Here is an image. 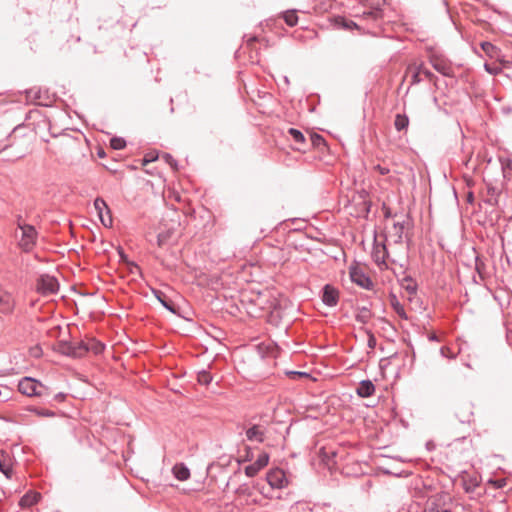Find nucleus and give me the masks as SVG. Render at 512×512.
<instances>
[{
	"instance_id": "obj_40",
	"label": "nucleus",
	"mask_w": 512,
	"mask_h": 512,
	"mask_svg": "<svg viewBox=\"0 0 512 512\" xmlns=\"http://www.w3.org/2000/svg\"><path fill=\"white\" fill-rule=\"evenodd\" d=\"M65 398H66V394H64L62 392L57 393L54 396V400L57 401V402H62V401H64Z\"/></svg>"
},
{
	"instance_id": "obj_34",
	"label": "nucleus",
	"mask_w": 512,
	"mask_h": 512,
	"mask_svg": "<svg viewBox=\"0 0 512 512\" xmlns=\"http://www.w3.org/2000/svg\"><path fill=\"white\" fill-rule=\"evenodd\" d=\"M158 159V154L154 152L147 153L143 158V165H147Z\"/></svg>"
},
{
	"instance_id": "obj_29",
	"label": "nucleus",
	"mask_w": 512,
	"mask_h": 512,
	"mask_svg": "<svg viewBox=\"0 0 512 512\" xmlns=\"http://www.w3.org/2000/svg\"><path fill=\"white\" fill-rule=\"evenodd\" d=\"M481 48L490 57L497 55V48L490 42H482Z\"/></svg>"
},
{
	"instance_id": "obj_21",
	"label": "nucleus",
	"mask_w": 512,
	"mask_h": 512,
	"mask_svg": "<svg viewBox=\"0 0 512 512\" xmlns=\"http://www.w3.org/2000/svg\"><path fill=\"white\" fill-rule=\"evenodd\" d=\"M0 471L9 479L12 476V468L10 465V457L4 452L0 451Z\"/></svg>"
},
{
	"instance_id": "obj_47",
	"label": "nucleus",
	"mask_w": 512,
	"mask_h": 512,
	"mask_svg": "<svg viewBox=\"0 0 512 512\" xmlns=\"http://www.w3.org/2000/svg\"><path fill=\"white\" fill-rule=\"evenodd\" d=\"M379 368H380L381 371L383 370L382 360H380V362H379Z\"/></svg>"
},
{
	"instance_id": "obj_23",
	"label": "nucleus",
	"mask_w": 512,
	"mask_h": 512,
	"mask_svg": "<svg viewBox=\"0 0 512 512\" xmlns=\"http://www.w3.org/2000/svg\"><path fill=\"white\" fill-rule=\"evenodd\" d=\"M84 347L87 348V352H93L94 354H100L104 350V344L94 338L84 341Z\"/></svg>"
},
{
	"instance_id": "obj_31",
	"label": "nucleus",
	"mask_w": 512,
	"mask_h": 512,
	"mask_svg": "<svg viewBox=\"0 0 512 512\" xmlns=\"http://www.w3.org/2000/svg\"><path fill=\"white\" fill-rule=\"evenodd\" d=\"M390 303H391L392 307L394 308V310L397 312V314H399L400 316L404 315L403 307L399 304L396 296L393 294L390 295Z\"/></svg>"
},
{
	"instance_id": "obj_38",
	"label": "nucleus",
	"mask_w": 512,
	"mask_h": 512,
	"mask_svg": "<svg viewBox=\"0 0 512 512\" xmlns=\"http://www.w3.org/2000/svg\"><path fill=\"white\" fill-rule=\"evenodd\" d=\"M127 263H128V265L130 266V268H129V269H130V272H131L132 274L140 273V267H139L136 263H134V262H128V261H127Z\"/></svg>"
},
{
	"instance_id": "obj_18",
	"label": "nucleus",
	"mask_w": 512,
	"mask_h": 512,
	"mask_svg": "<svg viewBox=\"0 0 512 512\" xmlns=\"http://www.w3.org/2000/svg\"><path fill=\"white\" fill-rule=\"evenodd\" d=\"M172 473L179 481H186L190 478V470L184 463L175 464Z\"/></svg>"
},
{
	"instance_id": "obj_19",
	"label": "nucleus",
	"mask_w": 512,
	"mask_h": 512,
	"mask_svg": "<svg viewBox=\"0 0 512 512\" xmlns=\"http://www.w3.org/2000/svg\"><path fill=\"white\" fill-rule=\"evenodd\" d=\"M152 292L164 308H166L168 311L174 314L176 313L175 304L172 301L168 300L166 295L162 291L153 289Z\"/></svg>"
},
{
	"instance_id": "obj_49",
	"label": "nucleus",
	"mask_w": 512,
	"mask_h": 512,
	"mask_svg": "<svg viewBox=\"0 0 512 512\" xmlns=\"http://www.w3.org/2000/svg\"><path fill=\"white\" fill-rule=\"evenodd\" d=\"M251 460L250 455H247L245 461Z\"/></svg>"
},
{
	"instance_id": "obj_7",
	"label": "nucleus",
	"mask_w": 512,
	"mask_h": 512,
	"mask_svg": "<svg viewBox=\"0 0 512 512\" xmlns=\"http://www.w3.org/2000/svg\"><path fill=\"white\" fill-rule=\"evenodd\" d=\"M94 208L97 211V215L101 221V223L105 227H112L113 225V218L111 215V211L107 205V203L104 201V199L97 197L94 200Z\"/></svg>"
},
{
	"instance_id": "obj_35",
	"label": "nucleus",
	"mask_w": 512,
	"mask_h": 512,
	"mask_svg": "<svg viewBox=\"0 0 512 512\" xmlns=\"http://www.w3.org/2000/svg\"><path fill=\"white\" fill-rule=\"evenodd\" d=\"M34 412L39 416L52 417L54 412L47 409H34Z\"/></svg>"
},
{
	"instance_id": "obj_22",
	"label": "nucleus",
	"mask_w": 512,
	"mask_h": 512,
	"mask_svg": "<svg viewBox=\"0 0 512 512\" xmlns=\"http://www.w3.org/2000/svg\"><path fill=\"white\" fill-rule=\"evenodd\" d=\"M40 494L35 492H28L23 495L19 501L21 507H30L39 501Z\"/></svg>"
},
{
	"instance_id": "obj_41",
	"label": "nucleus",
	"mask_w": 512,
	"mask_h": 512,
	"mask_svg": "<svg viewBox=\"0 0 512 512\" xmlns=\"http://www.w3.org/2000/svg\"><path fill=\"white\" fill-rule=\"evenodd\" d=\"M343 25H344V27H346L348 29L353 28V27L358 28V25L355 22L351 21V20L350 21H346L345 20Z\"/></svg>"
},
{
	"instance_id": "obj_45",
	"label": "nucleus",
	"mask_w": 512,
	"mask_h": 512,
	"mask_svg": "<svg viewBox=\"0 0 512 512\" xmlns=\"http://www.w3.org/2000/svg\"><path fill=\"white\" fill-rule=\"evenodd\" d=\"M472 200H473V196H472V194H469V195H468V201H469V202H472Z\"/></svg>"
},
{
	"instance_id": "obj_32",
	"label": "nucleus",
	"mask_w": 512,
	"mask_h": 512,
	"mask_svg": "<svg viewBox=\"0 0 512 512\" xmlns=\"http://www.w3.org/2000/svg\"><path fill=\"white\" fill-rule=\"evenodd\" d=\"M402 286L407 290L409 294H413L416 290V284L412 279L404 278Z\"/></svg>"
},
{
	"instance_id": "obj_16",
	"label": "nucleus",
	"mask_w": 512,
	"mask_h": 512,
	"mask_svg": "<svg viewBox=\"0 0 512 512\" xmlns=\"http://www.w3.org/2000/svg\"><path fill=\"white\" fill-rule=\"evenodd\" d=\"M59 151H52L54 154L61 153V154H72L76 150H78V143L70 138V137H63L60 139L58 143Z\"/></svg>"
},
{
	"instance_id": "obj_46",
	"label": "nucleus",
	"mask_w": 512,
	"mask_h": 512,
	"mask_svg": "<svg viewBox=\"0 0 512 512\" xmlns=\"http://www.w3.org/2000/svg\"><path fill=\"white\" fill-rule=\"evenodd\" d=\"M284 81H285L286 84H289V79H288L287 76H284Z\"/></svg>"
},
{
	"instance_id": "obj_11",
	"label": "nucleus",
	"mask_w": 512,
	"mask_h": 512,
	"mask_svg": "<svg viewBox=\"0 0 512 512\" xmlns=\"http://www.w3.org/2000/svg\"><path fill=\"white\" fill-rule=\"evenodd\" d=\"M350 278L352 282L359 285L364 289H371L373 286L372 280L365 274L360 267L352 266L350 268Z\"/></svg>"
},
{
	"instance_id": "obj_50",
	"label": "nucleus",
	"mask_w": 512,
	"mask_h": 512,
	"mask_svg": "<svg viewBox=\"0 0 512 512\" xmlns=\"http://www.w3.org/2000/svg\"><path fill=\"white\" fill-rule=\"evenodd\" d=\"M121 259H123V260L127 261V260H126V258H125V256H124L123 254H121Z\"/></svg>"
},
{
	"instance_id": "obj_48",
	"label": "nucleus",
	"mask_w": 512,
	"mask_h": 512,
	"mask_svg": "<svg viewBox=\"0 0 512 512\" xmlns=\"http://www.w3.org/2000/svg\"><path fill=\"white\" fill-rule=\"evenodd\" d=\"M379 170H380V173L381 174H384V169H382L380 166H378Z\"/></svg>"
},
{
	"instance_id": "obj_1",
	"label": "nucleus",
	"mask_w": 512,
	"mask_h": 512,
	"mask_svg": "<svg viewBox=\"0 0 512 512\" xmlns=\"http://www.w3.org/2000/svg\"><path fill=\"white\" fill-rule=\"evenodd\" d=\"M21 394L29 397L47 398L50 396L49 388L31 377H23L18 383Z\"/></svg>"
},
{
	"instance_id": "obj_30",
	"label": "nucleus",
	"mask_w": 512,
	"mask_h": 512,
	"mask_svg": "<svg viewBox=\"0 0 512 512\" xmlns=\"http://www.w3.org/2000/svg\"><path fill=\"white\" fill-rule=\"evenodd\" d=\"M110 146L115 150H121L126 146V141L121 137H113L110 140Z\"/></svg>"
},
{
	"instance_id": "obj_2",
	"label": "nucleus",
	"mask_w": 512,
	"mask_h": 512,
	"mask_svg": "<svg viewBox=\"0 0 512 512\" xmlns=\"http://www.w3.org/2000/svg\"><path fill=\"white\" fill-rule=\"evenodd\" d=\"M36 289L38 293L44 296L52 295L57 293L59 283L54 276L43 274L37 279Z\"/></svg>"
},
{
	"instance_id": "obj_8",
	"label": "nucleus",
	"mask_w": 512,
	"mask_h": 512,
	"mask_svg": "<svg viewBox=\"0 0 512 512\" xmlns=\"http://www.w3.org/2000/svg\"><path fill=\"white\" fill-rule=\"evenodd\" d=\"M430 63L439 73L444 76H454V68L450 61L442 55L432 54L430 57Z\"/></svg>"
},
{
	"instance_id": "obj_44",
	"label": "nucleus",
	"mask_w": 512,
	"mask_h": 512,
	"mask_svg": "<svg viewBox=\"0 0 512 512\" xmlns=\"http://www.w3.org/2000/svg\"><path fill=\"white\" fill-rule=\"evenodd\" d=\"M316 141H323V138L320 135L315 136V142Z\"/></svg>"
},
{
	"instance_id": "obj_10",
	"label": "nucleus",
	"mask_w": 512,
	"mask_h": 512,
	"mask_svg": "<svg viewBox=\"0 0 512 512\" xmlns=\"http://www.w3.org/2000/svg\"><path fill=\"white\" fill-rule=\"evenodd\" d=\"M267 427L264 424H252L246 431V439L251 442L263 443L266 438Z\"/></svg>"
},
{
	"instance_id": "obj_4",
	"label": "nucleus",
	"mask_w": 512,
	"mask_h": 512,
	"mask_svg": "<svg viewBox=\"0 0 512 512\" xmlns=\"http://www.w3.org/2000/svg\"><path fill=\"white\" fill-rule=\"evenodd\" d=\"M21 238L19 240L20 247L25 251H30L36 242L37 232L31 225H20Z\"/></svg>"
},
{
	"instance_id": "obj_42",
	"label": "nucleus",
	"mask_w": 512,
	"mask_h": 512,
	"mask_svg": "<svg viewBox=\"0 0 512 512\" xmlns=\"http://www.w3.org/2000/svg\"><path fill=\"white\" fill-rule=\"evenodd\" d=\"M485 69L490 73V74H497L499 69H495V68H491L489 65H485Z\"/></svg>"
},
{
	"instance_id": "obj_37",
	"label": "nucleus",
	"mask_w": 512,
	"mask_h": 512,
	"mask_svg": "<svg viewBox=\"0 0 512 512\" xmlns=\"http://www.w3.org/2000/svg\"><path fill=\"white\" fill-rule=\"evenodd\" d=\"M287 375L292 377H309V374L307 372H301V371H289L287 372Z\"/></svg>"
},
{
	"instance_id": "obj_36",
	"label": "nucleus",
	"mask_w": 512,
	"mask_h": 512,
	"mask_svg": "<svg viewBox=\"0 0 512 512\" xmlns=\"http://www.w3.org/2000/svg\"><path fill=\"white\" fill-rule=\"evenodd\" d=\"M164 160L173 168H176L177 166V162L175 161V159L170 155V154H165L164 155Z\"/></svg>"
},
{
	"instance_id": "obj_25",
	"label": "nucleus",
	"mask_w": 512,
	"mask_h": 512,
	"mask_svg": "<svg viewBox=\"0 0 512 512\" xmlns=\"http://www.w3.org/2000/svg\"><path fill=\"white\" fill-rule=\"evenodd\" d=\"M283 18H284V21L286 22V24L291 27L295 26L298 22V16H297L295 10L284 12Z\"/></svg>"
},
{
	"instance_id": "obj_5",
	"label": "nucleus",
	"mask_w": 512,
	"mask_h": 512,
	"mask_svg": "<svg viewBox=\"0 0 512 512\" xmlns=\"http://www.w3.org/2000/svg\"><path fill=\"white\" fill-rule=\"evenodd\" d=\"M59 348L62 354L74 358H81L87 353V348L84 347V341L61 342Z\"/></svg>"
},
{
	"instance_id": "obj_20",
	"label": "nucleus",
	"mask_w": 512,
	"mask_h": 512,
	"mask_svg": "<svg viewBox=\"0 0 512 512\" xmlns=\"http://www.w3.org/2000/svg\"><path fill=\"white\" fill-rule=\"evenodd\" d=\"M375 391V386L370 380H363L357 387V394L360 397H369Z\"/></svg>"
},
{
	"instance_id": "obj_43",
	"label": "nucleus",
	"mask_w": 512,
	"mask_h": 512,
	"mask_svg": "<svg viewBox=\"0 0 512 512\" xmlns=\"http://www.w3.org/2000/svg\"><path fill=\"white\" fill-rule=\"evenodd\" d=\"M364 486L370 488L372 486V481L370 479H367Z\"/></svg>"
},
{
	"instance_id": "obj_27",
	"label": "nucleus",
	"mask_w": 512,
	"mask_h": 512,
	"mask_svg": "<svg viewBox=\"0 0 512 512\" xmlns=\"http://www.w3.org/2000/svg\"><path fill=\"white\" fill-rule=\"evenodd\" d=\"M197 380L198 382L201 384V385H209L212 380H213V377L212 375L206 371V370H201L198 372L197 374Z\"/></svg>"
},
{
	"instance_id": "obj_9",
	"label": "nucleus",
	"mask_w": 512,
	"mask_h": 512,
	"mask_svg": "<svg viewBox=\"0 0 512 512\" xmlns=\"http://www.w3.org/2000/svg\"><path fill=\"white\" fill-rule=\"evenodd\" d=\"M266 480L273 489H282L288 484L286 475L280 468L271 469L266 475Z\"/></svg>"
},
{
	"instance_id": "obj_14",
	"label": "nucleus",
	"mask_w": 512,
	"mask_h": 512,
	"mask_svg": "<svg viewBox=\"0 0 512 512\" xmlns=\"http://www.w3.org/2000/svg\"><path fill=\"white\" fill-rule=\"evenodd\" d=\"M15 307V301L11 293L5 291L0 286V312L3 314H10Z\"/></svg>"
},
{
	"instance_id": "obj_3",
	"label": "nucleus",
	"mask_w": 512,
	"mask_h": 512,
	"mask_svg": "<svg viewBox=\"0 0 512 512\" xmlns=\"http://www.w3.org/2000/svg\"><path fill=\"white\" fill-rule=\"evenodd\" d=\"M366 2H367V5L370 6V9L368 11H365L363 13V15L367 21H371V22L375 23V26L379 29V32H381L383 30V24H384V20H383L384 14H383L382 8L380 7L381 3H380V1H378L375 4L374 0H366Z\"/></svg>"
},
{
	"instance_id": "obj_13",
	"label": "nucleus",
	"mask_w": 512,
	"mask_h": 512,
	"mask_svg": "<svg viewBox=\"0 0 512 512\" xmlns=\"http://www.w3.org/2000/svg\"><path fill=\"white\" fill-rule=\"evenodd\" d=\"M269 462V455L267 453H261L257 460L245 467V474L248 477H254L258 472L266 467Z\"/></svg>"
},
{
	"instance_id": "obj_33",
	"label": "nucleus",
	"mask_w": 512,
	"mask_h": 512,
	"mask_svg": "<svg viewBox=\"0 0 512 512\" xmlns=\"http://www.w3.org/2000/svg\"><path fill=\"white\" fill-rule=\"evenodd\" d=\"M488 484L491 485L493 488L499 489L506 486V480L505 479H498V480H489Z\"/></svg>"
},
{
	"instance_id": "obj_6",
	"label": "nucleus",
	"mask_w": 512,
	"mask_h": 512,
	"mask_svg": "<svg viewBox=\"0 0 512 512\" xmlns=\"http://www.w3.org/2000/svg\"><path fill=\"white\" fill-rule=\"evenodd\" d=\"M406 75L411 77L412 84H416L422 81V75L430 78L432 74L424 67L423 62L414 61L407 67Z\"/></svg>"
},
{
	"instance_id": "obj_28",
	"label": "nucleus",
	"mask_w": 512,
	"mask_h": 512,
	"mask_svg": "<svg viewBox=\"0 0 512 512\" xmlns=\"http://www.w3.org/2000/svg\"><path fill=\"white\" fill-rule=\"evenodd\" d=\"M288 133H289V135H291V137L295 143L303 144L305 142V137L301 131H299L295 128H290L288 130Z\"/></svg>"
},
{
	"instance_id": "obj_15",
	"label": "nucleus",
	"mask_w": 512,
	"mask_h": 512,
	"mask_svg": "<svg viewBox=\"0 0 512 512\" xmlns=\"http://www.w3.org/2000/svg\"><path fill=\"white\" fill-rule=\"evenodd\" d=\"M339 293L333 286L327 284L323 288L322 301L325 305L333 307L338 303Z\"/></svg>"
},
{
	"instance_id": "obj_17",
	"label": "nucleus",
	"mask_w": 512,
	"mask_h": 512,
	"mask_svg": "<svg viewBox=\"0 0 512 512\" xmlns=\"http://www.w3.org/2000/svg\"><path fill=\"white\" fill-rule=\"evenodd\" d=\"M384 234L382 231L375 235V247L372 252L374 261L381 267L384 264V252L380 251V247L384 250V240H381Z\"/></svg>"
},
{
	"instance_id": "obj_12",
	"label": "nucleus",
	"mask_w": 512,
	"mask_h": 512,
	"mask_svg": "<svg viewBox=\"0 0 512 512\" xmlns=\"http://www.w3.org/2000/svg\"><path fill=\"white\" fill-rule=\"evenodd\" d=\"M456 417L461 424L470 426L474 423V411L471 403H464L456 411Z\"/></svg>"
},
{
	"instance_id": "obj_39",
	"label": "nucleus",
	"mask_w": 512,
	"mask_h": 512,
	"mask_svg": "<svg viewBox=\"0 0 512 512\" xmlns=\"http://www.w3.org/2000/svg\"><path fill=\"white\" fill-rule=\"evenodd\" d=\"M166 239H167V235L159 234L157 236V244H158V246H162L164 244V242L166 241Z\"/></svg>"
},
{
	"instance_id": "obj_26",
	"label": "nucleus",
	"mask_w": 512,
	"mask_h": 512,
	"mask_svg": "<svg viewBox=\"0 0 512 512\" xmlns=\"http://www.w3.org/2000/svg\"><path fill=\"white\" fill-rule=\"evenodd\" d=\"M408 123H409V120L406 115H402V114L396 115L394 125L398 131H401V130L407 128Z\"/></svg>"
},
{
	"instance_id": "obj_24",
	"label": "nucleus",
	"mask_w": 512,
	"mask_h": 512,
	"mask_svg": "<svg viewBox=\"0 0 512 512\" xmlns=\"http://www.w3.org/2000/svg\"><path fill=\"white\" fill-rule=\"evenodd\" d=\"M463 488L465 492L472 493L479 486V482L476 478L470 476H464L462 478Z\"/></svg>"
}]
</instances>
